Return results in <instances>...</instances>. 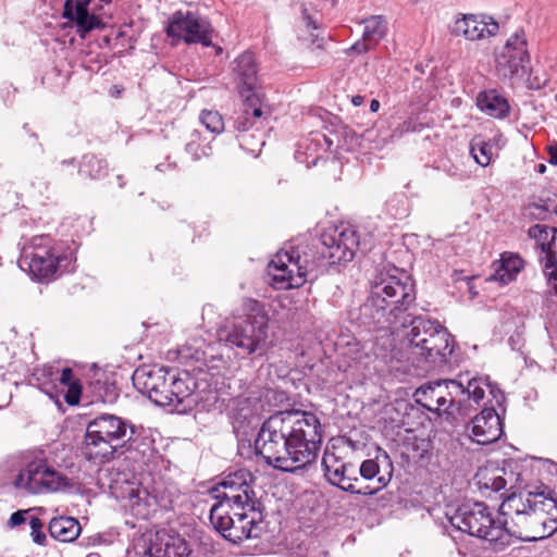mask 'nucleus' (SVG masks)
I'll return each mask as SVG.
<instances>
[{"instance_id":"nucleus-37","label":"nucleus","mask_w":557,"mask_h":557,"mask_svg":"<svg viewBox=\"0 0 557 557\" xmlns=\"http://www.w3.org/2000/svg\"><path fill=\"white\" fill-rule=\"evenodd\" d=\"M200 123L212 134L219 135L224 131L223 116L216 110L205 109L199 115Z\"/></svg>"},{"instance_id":"nucleus-15","label":"nucleus","mask_w":557,"mask_h":557,"mask_svg":"<svg viewBox=\"0 0 557 557\" xmlns=\"http://www.w3.org/2000/svg\"><path fill=\"white\" fill-rule=\"evenodd\" d=\"M497 66L510 76H524L529 71L530 54L523 32L512 34L496 57Z\"/></svg>"},{"instance_id":"nucleus-10","label":"nucleus","mask_w":557,"mask_h":557,"mask_svg":"<svg viewBox=\"0 0 557 557\" xmlns=\"http://www.w3.org/2000/svg\"><path fill=\"white\" fill-rule=\"evenodd\" d=\"M462 393V381L438 380L422 384L416 389L413 397L416 403L428 411L451 414L455 406L460 409L458 397Z\"/></svg>"},{"instance_id":"nucleus-50","label":"nucleus","mask_w":557,"mask_h":557,"mask_svg":"<svg viewBox=\"0 0 557 557\" xmlns=\"http://www.w3.org/2000/svg\"><path fill=\"white\" fill-rule=\"evenodd\" d=\"M446 172H447V173H448V175H450V176H455V175H457V171H456V169H455V170H453V169L450 168V169H448Z\"/></svg>"},{"instance_id":"nucleus-30","label":"nucleus","mask_w":557,"mask_h":557,"mask_svg":"<svg viewBox=\"0 0 557 557\" xmlns=\"http://www.w3.org/2000/svg\"><path fill=\"white\" fill-rule=\"evenodd\" d=\"M478 108L496 119H504L509 114L510 106L508 100L495 89L481 91L476 97Z\"/></svg>"},{"instance_id":"nucleus-27","label":"nucleus","mask_w":557,"mask_h":557,"mask_svg":"<svg viewBox=\"0 0 557 557\" xmlns=\"http://www.w3.org/2000/svg\"><path fill=\"white\" fill-rule=\"evenodd\" d=\"M243 98V106L235 112L234 117V128L239 134L247 133L263 114L259 94L247 95Z\"/></svg>"},{"instance_id":"nucleus-9","label":"nucleus","mask_w":557,"mask_h":557,"mask_svg":"<svg viewBox=\"0 0 557 557\" xmlns=\"http://www.w3.org/2000/svg\"><path fill=\"white\" fill-rule=\"evenodd\" d=\"M13 486L25 494H47L73 486L71 480L51 468L45 458L28 461L15 475Z\"/></svg>"},{"instance_id":"nucleus-18","label":"nucleus","mask_w":557,"mask_h":557,"mask_svg":"<svg viewBox=\"0 0 557 557\" xmlns=\"http://www.w3.org/2000/svg\"><path fill=\"white\" fill-rule=\"evenodd\" d=\"M467 430L471 440L479 445L495 443L504 434L503 421L494 408H484L471 420Z\"/></svg>"},{"instance_id":"nucleus-44","label":"nucleus","mask_w":557,"mask_h":557,"mask_svg":"<svg viewBox=\"0 0 557 557\" xmlns=\"http://www.w3.org/2000/svg\"><path fill=\"white\" fill-rule=\"evenodd\" d=\"M54 260L57 263L53 262V265L55 268V273L62 274L64 272L71 271V264H72V253L65 255H55L54 253Z\"/></svg>"},{"instance_id":"nucleus-16","label":"nucleus","mask_w":557,"mask_h":557,"mask_svg":"<svg viewBox=\"0 0 557 557\" xmlns=\"http://www.w3.org/2000/svg\"><path fill=\"white\" fill-rule=\"evenodd\" d=\"M443 325L434 319L422 314H412L406 321L405 325H399V331L404 332V336L408 339L411 350L418 346H423L428 341L443 345L444 335L436 334Z\"/></svg>"},{"instance_id":"nucleus-52","label":"nucleus","mask_w":557,"mask_h":557,"mask_svg":"<svg viewBox=\"0 0 557 557\" xmlns=\"http://www.w3.org/2000/svg\"><path fill=\"white\" fill-rule=\"evenodd\" d=\"M30 136L34 137L35 139H37V134L36 133H30Z\"/></svg>"},{"instance_id":"nucleus-54","label":"nucleus","mask_w":557,"mask_h":557,"mask_svg":"<svg viewBox=\"0 0 557 557\" xmlns=\"http://www.w3.org/2000/svg\"><path fill=\"white\" fill-rule=\"evenodd\" d=\"M129 495H131V497H134V496H135V495H134V490H132V492H131V494H129Z\"/></svg>"},{"instance_id":"nucleus-51","label":"nucleus","mask_w":557,"mask_h":557,"mask_svg":"<svg viewBox=\"0 0 557 557\" xmlns=\"http://www.w3.org/2000/svg\"><path fill=\"white\" fill-rule=\"evenodd\" d=\"M87 557H100L98 554H89Z\"/></svg>"},{"instance_id":"nucleus-39","label":"nucleus","mask_w":557,"mask_h":557,"mask_svg":"<svg viewBox=\"0 0 557 557\" xmlns=\"http://www.w3.org/2000/svg\"><path fill=\"white\" fill-rule=\"evenodd\" d=\"M557 213V206L552 207L545 201L533 202L525 207V214L534 220H545L552 213Z\"/></svg>"},{"instance_id":"nucleus-26","label":"nucleus","mask_w":557,"mask_h":557,"mask_svg":"<svg viewBox=\"0 0 557 557\" xmlns=\"http://www.w3.org/2000/svg\"><path fill=\"white\" fill-rule=\"evenodd\" d=\"M170 383L171 393L170 396L173 398V405L171 407L178 409L181 405H184L182 410L193 407V391L194 387L193 374L189 371H171L170 370Z\"/></svg>"},{"instance_id":"nucleus-25","label":"nucleus","mask_w":557,"mask_h":557,"mask_svg":"<svg viewBox=\"0 0 557 557\" xmlns=\"http://www.w3.org/2000/svg\"><path fill=\"white\" fill-rule=\"evenodd\" d=\"M364 29L362 38L350 47V51L358 54L374 48L386 35L387 23L381 15H372L363 20Z\"/></svg>"},{"instance_id":"nucleus-33","label":"nucleus","mask_w":557,"mask_h":557,"mask_svg":"<svg viewBox=\"0 0 557 557\" xmlns=\"http://www.w3.org/2000/svg\"><path fill=\"white\" fill-rule=\"evenodd\" d=\"M59 381L62 385L67 387L64 399L67 405L75 406L79 404L82 395V384L78 379L74 376L71 368H63Z\"/></svg>"},{"instance_id":"nucleus-8","label":"nucleus","mask_w":557,"mask_h":557,"mask_svg":"<svg viewBox=\"0 0 557 557\" xmlns=\"http://www.w3.org/2000/svg\"><path fill=\"white\" fill-rule=\"evenodd\" d=\"M454 527L471 536L506 544L503 520H495L490 508L481 502L461 505L450 518Z\"/></svg>"},{"instance_id":"nucleus-1","label":"nucleus","mask_w":557,"mask_h":557,"mask_svg":"<svg viewBox=\"0 0 557 557\" xmlns=\"http://www.w3.org/2000/svg\"><path fill=\"white\" fill-rule=\"evenodd\" d=\"M323 442L320 419L310 411H276L261 424L255 451L281 472L297 474L315 465Z\"/></svg>"},{"instance_id":"nucleus-22","label":"nucleus","mask_w":557,"mask_h":557,"mask_svg":"<svg viewBox=\"0 0 557 557\" xmlns=\"http://www.w3.org/2000/svg\"><path fill=\"white\" fill-rule=\"evenodd\" d=\"M187 541L176 533L157 532L147 548L148 557H190Z\"/></svg>"},{"instance_id":"nucleus-32","label":"nucleus","mask_w":557,"mask_h":557,"mask_svg":"<svg viewBox=\"0 0 557 557\" xmlns=\"http://www.w3.org/2000/svg\"><path fill=\"white\" fill-rule=\"evenodd\" d=\"M507 473L505 469H493V470H481L476 473L475 478L478 479V485L480 490H490L492 492H499L508 484L512 486V474L510 478H506Z\"/></svg>"},{"instance_id":"nucleus-24","label":"nucleus","mask_w":557,"mask_h":557,"mask_svg":"<svg viewBox=\"0 0 557 557\" xmlns=\"http://www.w3.org/2000/svg\"><path fill=\"white\" fill-rule=\"evenodd\" d=\"M53 262L57 263L53 250L45 247L36 248L30 252L24 251L20 260L21 267L26 264L29 272L37 278H48L55 274Z\"/></svg>"},{"instance_id":"nucleus-13","label":"nucleus","mask_w":557,"mask_h":557,"mask_svg":"<svg viewBox=\"0 0 557 557\" xmlns=\"http://www.w3.org/2000/svg\"><path fill=\"white\" fill-rule=\"evenodd\" d=\"M213 28L211 23L193 12H175L166 27V35L183 39L186 44H201L212 46Z\"/></svg>"},{"instance_id":"nucleus-53","label":"nucleus","mask_w":557,"mask_h":557,"mask_svg":"<svg viewBox=\"0 0 557 557\" xmlns=\"http://www.w3.org/2000/svg\"><path fill=\"white\" fill-rule=\"evenodd\" d=\"M307 20H308V23L310 24L311 23V17L307 16Z\"/></svg>"},{"instance_id":"nucleus-3","label":"nucleus","mask_w":557,"mask_h":557,"mask_svg":"<svg viewBox=\"0 0 557 557\" xmlns=\"http://www.w3.org/2000/svg\"><path fill=\"white\" fill-rule=\"evenodd\" d=\"M82 453L85 459L96 465L122 456L147 463L154 453V440L145 428L128 419L101 413L87 423Z\"/></svg>"},{"instance_id":"nucleus-5","label":"nucleus","mask_w":557,"mask_h":557,"mask_svg":"<svg viewBox=\"0 0 557 557\" xmlns=\"http://www.w3.org/2000/svg\"><path fill=\"white\" fill-rule=\"evenodd\" d=\"M413 280L404 271L381 275L359 307V321L367 326L399 331L418 309Z\"/></svg>"},{"instance_id":"nucleus-11","label":"nucleus","mask_w":557,"mask_h":557,"mask_svg":"<svg viewBox=\"0 0 557 557\" xmlns=\"http://www.w3.org/2000/svg\"><path fill=\"white\" fill-rule=\"evenodd\" d=\"M253 480L251 472L246 469L228 473L219 484L222 491L218 490L215 504H223V508L230 509L262 507L252 487Z\"/></svg>"},{"instance_id":"nucleus-48","label":"nucleus","mask_w":557,"mask_h":557,"mask_svg":"<svg viewBox=\"0 0 557 557\" xmlns=\"http://www.w3.org/2000/svg\"><path fill=\"white\" fill-rule=\"evenodd\" d=\"M380 109V101L376 99L371 100L370 110L371 112H376Z\"/></svg>"},{"instance_id":"nucleus-42","label":"nucleus","mask_w":557,"mask_h":557,"mask_svg":"<svg viewBox=\"0 0 557 557\" xmlns=\"http://www.w3.org/2000/svg\"><path fill=\"white\" fill-rule=\"evenodd\" d=\"M492 145L488 143H480L476 146L471 147V153L473 154L474 160L481 166H487L492 160Z\"/></svg>"},{"instance_id":"nucleus-35","label":"nucleus","mask_w":557,"mask_h":557,"mask_svg":"<svg viewBox=\"0 0 557 557\" xmlns=\"http://www.w3.org/2000/svg\"><path fill=\"white\" fill-rule=\"evenodd\" d=\"M79 173L90 178H101L108 173V163L94 154H86L79 166Z\"/></svg>"},{"instance_id":"nucleus-12","label":"nucleus","mask_w":557,"mask_h":557,"mask_svg":"<svg viewBox=\"0 0 557 557\" xmlns=\"http://www.w3.org/2000/svg\"><path fill=\"white\" fill-rule=\"evenodd\" d=\"M132 380L135 388L157 406L171 407L173 405V398L170 396L169 369L141 367L135 370Z\"/></svg>"},{"instance_id":"nucleus-46","label":"nucleus","mask_w":557,"mask_h":557,"mask_svg":"<svg viewBox=\"0 0 557 557\" xmlns=\"http://www.w3.org/2000/svg\"><path fill=\"white\" fill-rule=\"evenodd\" d=\"M549 163L557 165V144L548 147Z\"/></svg>"},{"instance_id":"nucleus-43","label":"nucleus","mask_w":557,"mask_h":557,"mask_svg":"<svg viewBox=\"0 0 557 557\" xmlns=\"http://www.w3.org/2000/svg\"><path fill=\"white\" fill-rule=\"evenodd\" d=\"M29 527H30V536L33 539V542L40 546L47 545V536L46 533L42 531L44 523L40 518L38 517H30L29 519Z\"/></svg>"},{"instance_id":"nucleus-21","label":"nucleus","mask_w":557,"mask_h":557,"mask_svg":"<svg viewBox=\"0 0 557 557\" xmlns=\"http://www.w3.org/2000/svg\"><path fill=\"white\" fill-rule=\"evenodd\" d=\"M62 17L75 24L76 33L82 38L94 29H100L104 26L96 14L89 12V4L79 0H65Z\"/></svg>"},{"instance_id":"nucleus-19","label":"nucleus","mask_w":557,"mask_h":557,"mask_svg":"<svg viewBox=\"0 0 557 557\" xmlns=\"http://www.w3.org/2000/svg\"><path fill=\"white\" fill-rule=\"evenodd\" d=\"M498 28V23L492 17L465 14L455 21L451 34L462 36L468 40H480L496 35Z\"/></svg>"},{"instance_id":"nucleus-38","label":"nucleus","mask_w":557,"mask_h":557,"mask_svg":"<svg viewBox=\"0 0 557 557\" xmlns=\"http://www.w3.org/2000/svg\"><path fill=\"white\" fill-rule=\"evenodd\" d=\"M482 383L483 380L481 377H472L467 381L466 385L462 383L463 393L458 397L460 403L467 397L468 399L471 398L474 403L479 404L484 398Z\"/></svg>"},{"instance_id":"nucleus-20","label":"nucleus","mask_w":557,"mask_h":557,"mask_svg":"<svg viewBox=\"0 0 557 557\" xmlns=\"http://www.w3.org/2000/svg\"><path fill=\"white\" fill-rule=\"evenodd\" d=\"M436 334L444 335L442 338L443 345L428 341L423 346H418L411 350V354L419 361L425 363L428 368H437L446 364L448 357L454 350V339L445 326L440 329Z\"/></svg>"},{"instance_id":"nucleus-2","label":"nucleus","mask_w":557,"mask_h":557,"mask_svg":"<svg viewBox=\"0 0 557 557\" xmlns=\"http://www.w3.org/2000/svg\"><path fill=\"white\" fill-rule=\"evenodd\" d=\"M359 237L350 227H332L323 232L319 242L309 249L289 246L278 251L269 263V274L278 289L300 287L306 276L319 267L346 263L352 260Z\"/></svg>"},{"instance_id":"nucleus-6","label":"nucleus","mask_w":557,"mask_h":557,"mask_svg":"<svg viewBox=\"0 0 557 557\" xmlns=\"http://www.w3.org/2000/svg\"><path fill=\"white\" fill-rule=\"evenodd\" d=\"M243 317L219 331L220 341L242 358L262 357L270 347L269 315L264 305L257 299L244 298Z\"/></svg>"},{"instance_id":"nucleus-36","label":"nucleus","mask_w":557,"mask_h":557,"mask_svg":"<svg viewBox=\"0 0 557 557\" xmlns=\"http://www.w3.org/2000/svg\"><path fill=\"white\" fill-rule=\"evenodd\" d=\"M557 230L543 224H536L529 230L530 237L534 238L537 246L541 247L545 256L550 252V245L555 240Z\"/></svg>"},{"instance_id":"nucleus-31","label":"nucleus","mask_w":557,"mask_h":557,"mask_svg":"<svg viewBox=\"0 0 557 557\" xmlns=\"http://www.w3.org/2000/svg\"><path fill=\"white\" fill-rule=\"evenodd\" d=\"M191 374L193 382L195 383L194 387H191L193 406L202 401H209L211 399L210 396L216 392V384L212 383V374L209 371L201 369L194 370Z\"/></svg>"},{"instance_id":"nucleus-47","label":"nucleus","mask_w":557,"mask_h":557,"mask_svg":"<svg viewBox=\"0 0 557 557\" xmlns=\"http://www.w3.org/2000/svg\"><path fill=\"white\" fill-rule=\"evenodd\" d=\"M351 102L355 107H359L364 102V97L360 95L354 96Z\"/></svg>"},{"instance_id":"nucleus-28","label":"nucleus","mask_w":557,"mask_h":557,"mask_svg":"<svg viewBox=\"0 0 557 557\" xmlns=\"http://www.w3.org/2000/svg\"><path fill=\"white\" fill-rule=\"evenodd\" d=\"M494 267L495 271L488 277V281L507 285L517 278V275L524 267V261L518 253L505 251L500 255V259L494 262Z\"/></svg>"},{"instance_id":"nucleus-7","label":"nucleus","mask_w":557,"mask_h":557,"mask_svg":"<svg viewBox=\"0 0 557 557\" xmlns=\"http://www.w3.org/2000/svg\"><path fill=\"white\" fill-rule=\"evenodd\" d=\"M209 519L213 528L234 544L247 539H258L262 532V507L230 509L223 508V504H214L210 509Z\"/></svg>"},{"instance_id":"nucleus-17","label":"nucleus","mask_w":557,"mask_h":557,"mask_svg":"<svg viewBox=\"0 0 557 557\" xmlns=\"http://www.w3.org/2000/svg\"><path fill=\"white\" fill-rule=\"evenodd\" d=\"M358 471L360 476L367 481L376 480L375 487L370 488L367 486L362 490L366 492H372L370 495H373L389 484L393 478L394 463L387 451L377 447L375 456L363 460L359 466Z\"/></svg>"},{"instance_id":"nucleus-41","label":"nucleus","mask_w":557,"mask_h":557,"mask_svg":"<svg viewBox=\"0 0 557 557\" xmlns=\"http://www.w3.org/2000/svg\"><path fill=\"white\" fill-rule=\"evenodd\" d=\"M543 272L547 278L548 285L557 295V260L555 253H547L545 256Z\"/></svg>"},{"instance_id":"nucleus-4","label":"nucleus","mask_w":557,"mask_h":557,"mask_svg":"<svg viewBox=\"0 0 557 557\" xmlns=\"http://www.w3.org/2000/svg\"><path fill=\"white\" fill-rule=\"evenodd\" d=\"M505 535L537 542L557 532V497L547 486L512 493L499 506Z\"/></svg>"},{"instance_id":"nucleus-29","label":"nucleus","mask_w":557,"mask_h":557,"mask_svg":"<svg viewBox=\"0 0 557 557\" xmlns=\"http://www.w3.org/2000/svg\"><path fill=\"white\" fill-rule=\"evenodd\" d=\"M48 531L53 540L62 543H72L79 536L82 527L77 519L61 516L50 520Z\"/></svg>"},{"instance_id":"nucleus-49","label":"nucleus","mask_w":557,"mask_h":557,"mask_svg":"<svg viewBox=\"0 0 557 557\" xmlns=\"http://www.w3.org/2000/svg\"><path fill=\"white\" fill-rule=\"evenodd\" d=\"M545 170H546L545 164H542V163H541V164H539V165H537V172H539V173H544V172H545Z\"/></svg>"},{"instance_id":"nucleus-45","label":"nucleus","mask_w":557,"mask_h":557,"mask_svg":"<svg viewBox=\"0 0 557 557\" xmlns=\"http://www.w3.org/2000/svg\"><path fill=\"white\" fill-rule=\"evenodd\" d=\"M29 510H17L11 515L7 522L9 529H14L26 522V515Z\"/></svg>"},{"instance_id":"nucleus-40","label":"nucleus","mask_w":557,"mask_h":557,"mask_svg":"<svg viewBox=\"0 0 557 557\" xmlns=\"http://www.w3.org/2000/svg\"><path fill=\"white\" fill-rule=\"evenodd\" d=\"M237 140L244 150L253 156H258L261 148L264 146V140L260 136H256L253 134H239L237 136Z\"/></svg>"},{"instance_id":"nucleus-23","label":"nucleus","mask_w":557,"mask_h":557,"mask_svg":"<svg viewBox=\"0 0 557 557\" xmlns=\"http://www.w3.org/2000/svg\"><path fill=\"white\" fill-rule=\"evenodd\" d=\"M234 63L235 66L233 71L240 96L245 97L251 94H259V66L253 53L246 51L237 57Z\"/></svg>"},{"instance_id":"nucleus-34","label":"nucleus","mask_w":557,"mask_h":557,"mask_svg":"<svg viewBox=\"0 0 557 557\" xmlns=\"http://www.w3.org/2000/svg\"><path fill=\"white\" fill-rule=\"evenodd\" d=\"M207 138L202 137L201 133L194 129L189 139L185 145V150L189 153L194 160H200L202 157H209L212 153V147Z\"/></svg>"},{"instance_id":"nucleus-14","label":"nucleus","mask_w":557,"mask_h":557,"mask_svg":"<svg viewBox=\"0 0 557 557\" xmlns=\"http://www.w3.org/2000/svg\"><path fill=\"white\" fill-rule=\"evenodd\" d=\"M321 466L330 484L351 494L368 495L372 493L356 488L355 482L358 481L356 466L344 461L333 451L324 450Z\"/></svg>"}]
</instances>
